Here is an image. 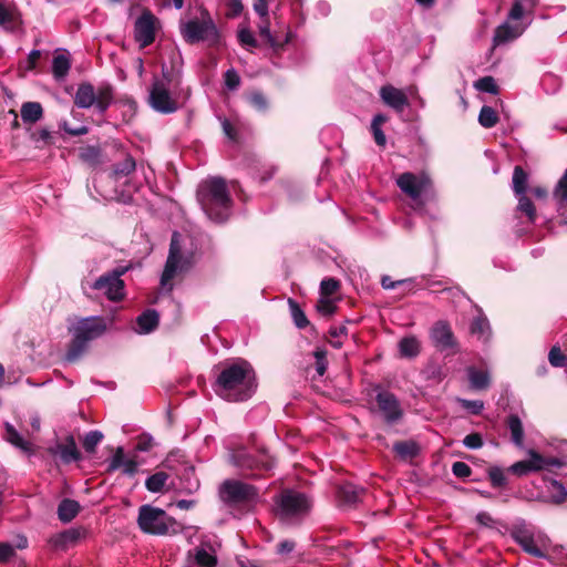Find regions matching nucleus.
Wrapping results in <instances>:
<instances>
[{"mask_svg": "<svg viewBox=\"0 0 567 567\" xmlns=\"http://www.w3.org/2000/svg\"><path fill=\"white\" fill-rule=\"evenodd\" d=\"M238 40L243 47H257V40L248 29H241L238 32Z\"/></svg>", "mask_w": 567, "mask_h": 567, "instance_id": "obj_63", "label": "nucleus"}, {"mask_svg": "<svg viewBox=\"0 0 567 567\" xmlns=\"http://www.w3.org/2000/svg\"><path fill=\"white\" fill-rule=\"evenodd\" d=\"M340 281L333 277L324 278L320 284V297H330L340 289Z\"/></svg>", "mask_w": 567, "mask_h": 567, "instance_id": "obj_46", "label": "nucleus"}, {"mask_svg": "<svg viewBox=\"0 0 567 567\" xmlns=\"http://www.w3.org/2000/svg\"><path fill=\"white\" fill-rule=\"evenodd\" d=\"M136 168V163L133 156L125 154V158L113 166V175L115 178L128 176Z\"/></svg>", "mask_w": 567, "mask_h": 567, "instance_id": "obj_37", "label": "nucleus"}, {"mask_svg": "<svg viewBox=\"0 0 567 567\" xmlns=\"http://www.w3.org/2000/svg\"><path fill=\"white\" fill-rule=\"evenodd\" d=\"M181 34L186 43L206 42L209 48L221 45V34L207 9L200 11V19L194 18L181 23Z\"/></svg>", "mask_w": 567, "mask_h": 567, "instance_id": "obj_4", "label": "nucleus"}, {"mask_svg": "<svg viewBox=\"0 0 567 567\" xmlns=\"http://www.w3.org/2000/svg\"><path fill=\"white\" fill-rule=\"evenodd\" d=\"M536 6V0H514V3L508 12L507 20L516 23L509 24L505 22L498 25L495 30L494 41L496 43H505L514 40L523 34L526 24L517 22L530 16Z\"/></svg>", "mask_w": 567, "mask_h": 567, "instance_id": "obj_10", "label": "nucleus"}, {"mask_svg": "<svg viewBox=\"0 0 567 567\" xmlns=\"http://www.w3.org/2000/svg\"><path fill=\"white\" fill-rule=\"evenodd\" d=\"M83 530L79 528H70L55 536L50 542L54 548L66 549L69 546L75 545L82 537Z\"/></svg>", "mask_w": 567, "mask_h": 567, "instance_id": "obj_25", "label": "nucleus"}, {"mask_svg": "<svg viewBox=\"0 0 567 567\" xmlns=\"http://www.w3.org/2000/svg\"><path fill=\"white\" fill-rule=\"evenodd\" d=\"M395 456L401 461H411L421 453L420 444L414 440L396 441L392 446Z\"/></svg>", "mask_w": 567, "mask_h": 567, "instance_id": "obj_24", "label": "nucleus"}, {"mask_svg": "<svg viewBox=\"0 0 567 567\" xmlns=\"http://www.w3.org/2000/svg\"><path fill=\"white\" fill-rule=\"evenodd\" d=\"M488 480L494 488H502L506 486L507 478L504 471L498 466H491L487 470Z\"/></svg>", "mask_w": 567, "mask_h": 567, "instance_id": "obj_45", "label": "nucleus"}, {"mask_svg": "<svg viewBox=\"0 0 567 567\" xmlns=\"http://www.w3.org/2000/svg\"><path fill=\"white\" fill-rule=\"evenodd\" d=\"M20 113L24 123L34 124L43 117V107L39 102H24Z\"/></svg>", "mask_w": 567, "mask_h": 567, "instance_id": "obj_28", "label": "nucleus"}, {"mask_svg": "<svg viewBox=\"0 0 567 567\" xmlns=\"http://www.w3.org/2000/svg\"><path fill=\"white\" fill-rule=\"evenodd\" d=\"M80 511L81 505L78 501L63 498L58 506V518L62 523H70L78 516Z\"/></svg>", "mask_w": 567, "mask_h": 567, "instance_id": "obj_27", "label": "nucleus"}, {"mask_svg": "<svg viewBox=\"0 0 567 567\" xmlns=\"http://www.w3.org/2000/svg\"><path fill=\"white\" fill-rule=\"evenodd\" d=\"M197 199L209 219L225 223L229 218L233 199L224 178L204 181L197 190Z\"/></svg>", "mask_w": 567, "mask_h": 567, "instance_id": "obj_2", "label": "nucleus"}, {"mask_svg": "<svg viewBox=\"0 0 567 567\" xmlns=\"http://www.w3.org/2000/svg\"><path fill=\"white\" fill-rule=\"evenodd\" d=\"M463 444L467 449L477 450V449H481L484 445V441H483V437H482V435L480 433L473 432V433L467 434L463 439Z\"/></svg>", "mask_w": 567, "mask_h": 567, "instance_id": "obj_56", "label": "nucleus"}, {"mask_svg": "<svg viewBox=\"0 0 567 567\" xmlns=\"http://www.w3.org/2000/svg\"><path fill=\"white\" fill-rule=\"evenodd\" d=\"M420 351V341L414 336L404 337L399 342V352L402 358H415Z\"/></svg>", "mask_w": 567, "mask_h": 567, "instance_id": "obj_31", "label": "nucleus"}, {"mask_svg": "<svg viewBox=\"0 0 567 567\" xmlns=\"http://www.w3.org/2000/svg\"><path fill=\"white\" fill-rule=\"evenodd\" d=\"M248 101L250 105L259 112H265L268 109V100L260 91L251 92L248 96Z\"/></svg>", "mask_w": 567, "mask_h": 567, "instance_id": "obj_51", "label": "nucleus"}, {"mask_svg": "<svg viewBox=\"0 0 567 567\" xmlns=\"http://www.w3.org/2000/svg\"><path fill=\"white\" fill-rule=\"evenodd\" d=\"M548 361L554 368H563L567 364V357L561 352L559 346H554L549 350Z\"/></svg>", "mask_w": 567, "mask_h": 567, "instance_id": "obj_49", "label": "nucleus"}, {"mask_svg": "<svg viewBox=\"0 0 567 567\" xmlns=\"http://www.w3.org/2000/svg\"><path fill=\"white\" fill-rule=\"evenodd\" d=\"M511 536L528 555L537 558H545L547 556L549 538L546 535L542 533L535 534L533 529L522 525L514 526L511 530Z\"/></svg>", "mask_w": 567, "mask_h": 567, "instance_id": "obj_13", "label": "nucleus"}, {"mask_svg": "<svg viewBox=\"0 0 567 567\" xmlns=\"http://www.w3.org/2000/svg\"><path fill=\"white\" fill-rule=\"evenodd\" d=\"M121 467L123 474L127 476H134L138 471V463L135 458L125 460L124 449L118 446L116 447L114 455L109 463L106 472L112 473Z\"/></svg>", "mask_w": 567, "mask_h": 567, "instance_id": "obj_22", "label": "nucleus"}, {"mask_svg": "<svg viewBox=\"0 0 567 567\" xmlns=\"http://www.w3.org/2000/svg\"><path fill=\"white\" fill-rule=\"evenodd\" d=\"M517 210L525 214L528 221L534 224L537 218L536 208L534 203L525 194L518 195Z\"/></svg>", "mask_w": 567, "mask_h": 567, "instance_id": "obj_39", "label": "nucleus"}, {"mask_svg": "<svg viewBox=\"0 0 567 567\" xmlns=\"http://www.w3.org/2000/svg\"><path fill=\"white\" fill-rule=\"evenodd\" d=\"M167 480V473L156 472L155 474L147 477V480L145 481V487L152 493H158L163 489Z\"/></svg>", "mask_w": 567, "mask_h": 567, "instance_id": "obj_42", "label": "nucleus"}, {"mask_svg": "<svg viewBox=\"0 0 567 567\" xmlns=\"http://www.w3.org/2000/svg\"><path fill=\"white\" fill-rule=\"evenodd\" d=\"M71 68L70 59L66 54H56L52 61V73L56 80L64 79Z\"/></svg>", "mask_w": 567, "mask_h": 567, "instance_id": "obj_36", "label": "nucleus"}, {"mask_svg": "<svg viewBox=\"0 0 567 567\" xmlns=\"http://www.w3.org/2000/svg\"><path fill=\"white\" fill-rule=\"evenodd\" d=\"M221 128L224 134L233 142H238L239 135L237 128L227 118L221 121Z\"/></svg>", "mask_w": 567, "mask_h": 567, "instance_id": "obj_64", "label": "nucleus"}, {"mask_svg": "<svg viewBox=\"0 0 567 567\" xmlns=\"http://www.w3.org/2000/svg\"><path fill=\"white\" fill-rule=\"evenodd\" d=\"M288 305L290 308L291 317L293 320V323L299 329H305L306 327H310L311 331H315V327L310 324V321L308 320L305 311L300 308L299 303L292 299H288Z\"/></svg>", "mask_w": 567, "mask_h": 567, "instance_id": "obj_32", "label": "nucleus"}, {"mask_svg": "<svg viewBox=\"0 0 567 567\" xmlns=\"http://www.w3.org/2000/svg\"><path fill=\"white\" fill-rule=\"evenodd\" d=\"M239 465L243 468L252 471L251 476L257 477L270 472L275 466V460L266 451H262L258 456L243 455Z\"/></svg>", "mask_w": 567, "mask_h": 567, "instance_id": "obj_19", "label": "nucleus"}, {"mask_svg": "<svg viewBox=\"0 0 567 567\" xmlns=\"http://www.w3.org/2000/svg\"><path fill=\"white\" fill-rule=\"evenodd\" d=\"M225 84L229 90H236L240 84V76L234 69H229L224 74Z\"/></svg>", "mask_w": 567, "mask_h": 567, "instance_id": "obj_60", "label": "nucleus"}, {"mask_svg": "<svg viewBox=\"0 0 567 567\" xmlns=\"http://www.w3.org/2000/svg\"><path fill=\"white\" fill-rule=\"evenodd\" d=\"M259 491L239 480H225L218 487V497L227 507H238L255 502Z\"/></svg>", "mask_w": 567, "mask_h": 567, "instance_id": "obj_12", "label": "nucleus"}, {"mask_svg": "<svg viewBox=\"0 0 567 567\" xmlns=\"http://www.w3.org/2000/svg\"><path fill=\"white\" fill-rule=\"evenodd\" d=\"M499 121L496 111L492 106L484 105L478 114V123L485 128L494 127Z\"/></svg>", "mask_w": 567, "mask_h": 567, "instance_id": "obj_40", "label": "nucleus"}, {"mask_svg": "<svg viewBox=\"0 0 567 567\" xmlns=\"http://www.w3.org/2000/svg\"><path fill=\"white\" fill-rule=\"evenodd\" d=\"M528 174L519 165H516L513 171V192L516 196L525 194L527 190Z\"/></svg>", "mask_w": 567, "mask_h": 567, "instance_id": "obj_34", "label": "nucleus"}, {"mask_svg": "<svg viewBox=\"0 0 567 567\" xmlns=\"http://www.w3.org/2000/svg\"><path fill=\"white\" fill-rule=\"evenodd\" d=\"M536 6V0H514V3L508 12L507 20L516 23L509 24L505 22L498 25L495 30L494 41L496 43H505L514 40L523 34L526 24L517 22L530 16Z\"/></svg>", "mask_w": 567, "mask_h": 567, "instance_id": "obj_9", "label": "nucleus"}, {"mask_svg": "<svg viewBox=\"0 0 567 567\" xmlns=\"http://www.w3.org/2000/svg\"><path fill=\"white\" fill-rule=\"evenodd\" d=\"M140 333H151L159 324V315L155 309H147L136 318Z\"/></svg>", "mask_w": 567, "mask_h": 567, "instance_id": "obj_26", "label": "nucleus"}, {"mask_svg": "<svg viewBox=\"0 0 567 567\" xmlns=\"http://www.w3.org/2000/svg\"><path fill=\"white\" fill-rule=\"evenodd\" d=\"M508 472L517 476H524L533 472L528 460L519 461L508 467Z\"/></svg>", "mask_w": 567, "mask_h": 567, "instance_id": "obj_57", "label": "nucleus"}, {"mask_svg": "<svg viewBox=\"0 0 567 567\" xmlns=\"http://www.w3.org/2000/svg\"><path fill=\"white\" fill-rule=\"evenodd\" d=\"M195 561L200 567H215L217 565L216 556L209 554L204 548H199L196 550Z\"/></svg>", "mask_w": 567, "mask_h": 567, "instance_id": "obj_47", "label": "nucleus"}, {"mask_svg": "<svg viewBox=\"0 0 567 567\" xmlns=\"http://www.w3.org/2000/svg\"><path fill=\"white\" fill-rule=\"evenodd\" d=\"M529 458L528 462L530 464V467L533 472H539L545 470V456L538 453L535 450L529 451Z\"/></svg>", "mask_w": 567, "mask_h": 567, "instance_id": "obj_53", "label": "nucleus"}, {"mask_svg": "<svg viewBox=\"0 0 567 567\" xmlns=\"http://www.w3.org/2000/svg\"><path fill=\"white\" fill-rule=\"evenodd\" d=\"M196 262V254L193 250H183L181 235L174 231L169 243L168 256L161 276V285L173 289L172 281L179 275L189 271Z\"/></svg>", "mask_w": 567, "mask_h": 567, "instance_id": "obj_6", "label": "nucleus"}, {"mask_svg": "<svg viewBox=\"0 0 567 567\" xmlns=\"http://www.w3.org/2000/svg\"><path fill=\"white\" fill-rule=\"evenodd\" d=\"M369 395L371 398L370 403H373L370 410L379 413L384 423L394 425L403 419L404 411L400 400L381 383L371 384Z\"/></svg>", "mask_w": 567, "mask_h": 567, "instance_id": "obj_8", "label": "nucleus"}, {"mask_svg": "<svg viewBox=\"0 0 567 567\" xmlns=\"http://www.w3.org/2000/svg\"><path fill=\"white\" fill-rule=\"evenodd\" d=\"M551 485L556 493L550 496V502L556 505L564 503L567 498V491L565 489L563 484H560L557 481H553Z\"/></svg>", "mask_w": 567, "mask_h": 567, "instance_id": "obj_55", "label": "nucleus"}, {"mask_svg": "<svg viewBox=\"0 0 567 567\" xmlns=\"http://www.w3.org/2000/svg\"><path fill=\"white\" fill-rule=\"evenodd\" d=\"M275 515L284 523L299 524L312 508V499L305 493L285 488L274 497Z\"/></svg>", "mask_w": 567, "mask_h": 567, "instance_id": "obj_3", "label": "nucleus"}, {"mask_svg": "<svg viewBox=\"0 0 567 567\" xmlns=\"http://www.w3.org/2000/svg\"><path fill=\"white\" fill-rule=\"evenodd\" d=\"M507 426L511 431V437L516 446H522L524 441V427L520 419L516 414L507 417Z\"/></svg>", "mask_w": 567, "mask_h": 567, "instance_id": "obj_33", "label": "nucleus"}, {"mask_svg": "<svg viewBox=\"0 0 567 567\" xmlns=\"http://www.w3.org/2000/svg\"><path fill=\"white\" fill-rule=\"evenodd\" d=\"M292 33L290 31L282 33V32H275L272 34V40H267L266 43L276 52L279 53L284 50L285 45L288 44L291 40Z\"/></svg>", "mask_w": 567, "mask_h": 567, "instance_id": "obj_44", "label": "nucleus"}, {"mask_svg": "<svg viewBox=\"0 0 567 567\" xmlns=\"http://www.w3.org/2000/svg\"><path fill=\"white\" fill-rule=\"evenodd\" d=\"M150 106L162 114H172L179 109L178 101L172 95L166 83L154 78L148 95Z\"/></svg>", "mask_w": 567, "mask_h": 567, "instance_id": "obj_14", "label": "nucleus"}, {"mask_svg": "<svg viewBox=\"0 0 567 567\" xmlns=\"http://www.w3.org/2000/svg\"><path fill=\"white\" fill-rule=\"evenodd\" d=\"M93 289L104 291L109 300L118 302L125 297V284L122 279L112 278L106 274L100 276L93 284Z\"/></svg>", "mask_w": 567, "mask_h": 567, "instance_id": "obj_18", "label": "nucleus"}, {"mask_svg": "<svg viewBox=\"0 0 567 567\" xmlns=\"http://www.w3.org/2000/svg\"><path fill=\"white\" fill-rule=\"evenodd\" d=\"M106 331V321L102 317H87L78 321L73 328V338L68 347L65 359L76 362L85 352L87 343Z\"/></svg>", "mask_w": 567, "mask_h": 567, "instance_id": "obj_5", "label": "nucleus"}, {"mask_svg": "<svg viewBox=\"0 0 567 567\" xmlns=\"http://www.w3.org/2000/svg\"><path fill=\"white\" fill-rule=\"evenodd\" d=\"M316 358V371L319 375H323L327 371L328 360L326 357V351L317 350L315 352Z\"/></svg>", "mask_w": 567, "mask_h": 567, "instance_id": "obj_61", "label": "nucleus"}, {"mask_svg": "<svg viewBox=\"0 0 567 567\" xmlns=\"http://www.w3.org/2000/svg\"><path fill=\"white\" fill-rule=\"evenodd\" d=\"M470 331L473 336L485 339L489 332V322L486 317H475L470 326Z\"/></svg>", "mask_w": 567, "mask_h": 567, "instance_id": "obj_41", "label": "nucleus"}, {"mask_svg": "<svg viewBox=\"0 0 567 567\" xmlns=\"http://www.w3.org/2000/svg\"><path fill=\"white\" fill-rule=\"evenodd\" d=\"M4 427H6L4 439L7 442H9L10 444L14 445L16 447H18L24 452L31 451V444L20 436V434L18 433V431L14 429V426L12 424L7 422L4 424Z\"/></svg>", "mask_w": 567, "mask_h": 567, "instance_id": "obj_35", "label": "nucleus"}, {"mask_svg": "<svg viewBox=\"0 0 567 567\" xmlns=\"http://www.w3.org/2000/svg\"><path fill=\"white\" fill-rule=\"evenodd\" d=\"M137 525L143 533L157 536L176 535L183 528L164 509L150 504L142 505L138 508Z\"/></svg>", "mask_w": 567, "mask_h": 567, "instance_id": "obj_7", "label": "nucleus"}, {"mask_svg": "<svg viewBox=\"0 0 567 567\" xmlns=\"http://www.w3.org/2000/svg\"><path fill=\"white\" fill-rule=\"evenodd\" d=\"M156 21L157 19L148 9L143 10L142 14L136 19L134 24V39L138 42L141 49L151 45L155 41Z\"/></svg>", "mask_w": 567, "mask_h": 567, "instance_id": "obj_17", "label": "nucleus"}, {"mask_svg": "<svg viewBox=\"0 0 567 567\" xmlns=\"http://www.w3.org/2000/svg\"><path fill=\"white\" fill-rule=\"evenodd\" d=\"M474 87L481 92L491 93L493 95H497L499 93V87L495 79L491 75L483 76L475 81Z\"/></svg>", "mask_w": 567, "mask_h": 567, "instance_id": "obj_43", "label": "nucleus"}, {"mask_svg": "<svg viewBox=\"0 0 567 567\" xmlns=\"http://www.w3.org/2000/svg\"><path fill=\"white\" fill-rule=\"evenodd\" d=\"M367 491L363 487L357 486L352 483H344L337 487V499L339 506L353 508L362 502Z\"/></svg>", "mask_w": 567, "mask_h": 567, "instance_id": "obj_20", "label": "nucleus"}, {"mask_svg": "<svg viewBox=\"0 0 567 567\" xmlns=\"http://www.w3.org/2000/svg\"><path fill=\"white\" fill-rule=\"evenodd\" d=\"M458 402L461 403L462 408L470 411L474 415L481 414L484 409V402L481 400L460 399Z\"/></svg>", "mask_w": 567, "mask_h": 567, "instance_id": "obj_54", "label": "nucleus"}, {"mask_svg": "<svg viewBox=\"0 0 567 567\" xmlns=\"http://www.w3.org/2000/svg\"><path fill=\"white\" fill-rule=\"evenodd\" d=\"M452 473L458 478H466L472 474V468L466 463L457 461L452 465Z\"/></svg>", "mask_w": 567, "mask_h": 567, "instance_id": "obj_58", "label": "nucleus"}, {"mask_svg": "<svg viewBox=\"0 0 567 567\" xmlns=\"http://www.w3.org/2000/svg\"><path fill=\"white\" fill-rule=\"evenodd\" d=\"M379 93L382 102L398 113L410 104L406 94L391 84L381 86Z\"/></svg>", "mask_w": 567, "mask_h": 567, "instance_id": "obj_21", "label": "nucleus"}, {"mask_svg": "<svg viewBox=\"0 0 567 567\" xmlns=\"http://www.w3.org/2000/svg\"><path fill=\"white\" fill-rule=\"evenodd\" d=\"M431 340L439 351L450 350L452 353L460 351L458 342L454 336L451 324L445 320L436 321L430 332Z\"/></svg>", "mask_w": 567, "mask_h": 567, "instance_id": "obj_16", "label": "nucleus"}, {"mask_svg": "<svg viewBox=\"0 0 567 567\" xmlns=\"http://www.w3.org/2000/svg\"><path fill=\"white\" fill-rule=\"evenodd\" d=\"M215 393L228 402H244L250 399L258 386L252 364L241 358L226 360L215 367Z\"/></svg>", "mask_w": 567, "mask_h": 567, "instance_id": "obj_1", "label": "nucleus"}, {"mask_svg": "<svg viewBox=\"0 0 567 567\" xmlns=\"http://www.w3.org/2000/svg\"><path fill=\"white\" fill-rule=\"evenodd\" d=\"M104 434L99 430L87 432L83 440L82 445L87 454H93L96 451L97 445L103 441Z\"/></svg>", "mask_w": 567, "mask_h": 567, "instance_id": "obj_38", "label": "nucleus"}, {"mask_svg": "<svg viewBox=\"0 0 567 567\" xmlns=\"http://www.w3.org/2000/svg\"><path fill=\"white\" fill-rule=\"evenodd\" d=\"M396 186L413 202L420 203L422 193L431 186V178L422 173L420 176L405 172L396 178Z\"/></svg>", "mask_w": 567, "mask_h": 567, "instance_id": "obj_15", "label": "nucleus"}, {"mask_svg": "<svg viewBox=\"0 0 567 567\" xmlns=\"http://www.w3.org/2000/svg\"><path fill=\"white\" fill-rule=\"evenodd\" d=\"M317 311L322 316H332L336 313L338 307L328 297H320L316 305Z\"/></svg>", "mask_w": 567, "mask_h": 567, "instance_id": "obj_52", "label": "nucleus"}, {"mask_svg": "<svg viewBox=\"0 0 567 567\" xmlns=\"http://www.w3.org/2000/svg\"><path fill=\"white\" fill-rule=\"evenodd\" d=\"M79 158L90 167H97L102 161V151L95 145H85L79 148Z\"/></svg>", "mask_w": 567, "mask_h": 567, "instance_id": "obj_30", "label": "nucleus"}, {"mask_svg": "<svg viewBox=\"0 0 567 567\" xmlns=\"http://www.w3.org/2000/svg\"><path fill=\"white\" fill-rule=\"evenodd\" d=\"M553 195L560 204H567V169L559 178Z\"/></svg>", "mask_w": 567, "mask_h": 567, "instance_id": "obj_50", "label": "nucleus"}, {"mask_svg": "<svg viewBox=\"0 0 567 567\" xmlns=\"http://www.w3.org/2000/svg\"><path fill=\"white\" fill-rule=\"evenodd\" d=\"M31 140L35 143L37 147L42 148L53 144V136L50 131L42 128L31 134Z\"/></svg>", "mask_w": 567, "mask_h": 567, "instance_id": "obj_48", "label": "nucleus"}, {"mask_svg": "<svg viewBox=\"0 0 567 567\" xmlns=\"http://www.w3.org/2000/svg\"><path fill=\"white\" fill-rule=\"evenodd\" d=\"M153 445H154L153 437L147 433H143L137 436V443H136L135 449H136V451H140V452H147L153 447Z\"/></svg>", "mask_w": 567, "mask_h": 567, "instance_id": "obj_62", "label": "nucleus"}, {"mask_svg": "<svg viewBox=\"0 0 567 567\" xmlns=\"http://www.w3.org/2000/svg\"><path fill=\"white\" fill-rule=\"evenodd\" d=\"M50 453H59L61 461L65 464L82 460V454L79 451L75 440L72 435H68L64 443H58L55 449H50Z\"/></svg>", "mask_w": 567, "mask_h": 567, "instance_id": "obj_23", "label": "nucleus"}, {"mask_svg": "<svg viewBox=\"0 0 567 567\" xmlns=\"http://www.w3.org/2000/svg\"><path fill=\"white\" fill-rule=\"evenodd\" d=\"M113 97L114 89L111 84H102L95 90L90 82H82L76 89L73 102L80 109L95 106L99 113L104 114Z\"/></svg>", "mask_w": 567, "mask_h": 567, "instance_id": "obj_11", "label": "nucleus"}, {"mask_svg": "<svg viewBox=\"0 0 567 567\" xmlns=\"http://www.w3.org/2000/svg\"><path fill=\"white\" fill-rule=\"evenodd\" d=\"M470 385L472 389L482 391L489 388L491 377L487 371L478 370L474 367L467 369Z\"/></svg>", "mask_w": 567, "mask_h": 567, "instance_id": "obj_29", "label": "nucleus"}, {"mask_svg": "<svg viewBox=\"0 0 567 567\" xmlns=\"http://www.w3.org/2000/svg\"><path fill=\"white\" fill-rule=\"evenodd\" d=\"M120 103L126 107V111L123 113V117L126 121H130L136 113L137 103L131 97H124L120 100Z\"/></svg>", "mask_w": 567, "mask_h": 567, "instance_id": "obj_59", "label": "nucleus"}]
</instances>
